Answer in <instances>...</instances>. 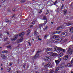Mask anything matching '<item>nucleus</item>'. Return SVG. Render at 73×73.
Masks as SVG:
<instances>
[{"label": "nucleus", "mask_w": 73, "mask_h": 73, "mask_svg": "<svg viewBox=\"0 0 73 73\" xmlns=\"http://www.w3.org/2000/svg\"><path fill=\"white\" fill-rule=\"evenodd\" d=\"M47 29H48V26H46L44 28V30H46Z\"/></svg>", "instance_id": "nucleus-35"}, {"label": "nucleus", "mask_w": 73, "mask_h": 73, "mask_svg": "<svg viewBox=\"0 0 73 73\" xmlns=\"http://www.w3.org/2000/svg\"><path fill=\"white\" fill-rule=\"evenodd\" d=\"M67 66L68 67H72V63H69L68 64H67Z\"/></svg>", "instance_id": "nucleus-20"}, {"label": "nucleus", "mask_w": 73, "mask_h": 73, "mask_svg": "<svg viewBox=\"0 0 73 73\" xmlns=\"http://www.w3.org/2000/svg\"><path fill=\"white\" fill-rule=\"evenodd\" d=\"M28 43L29 44V46H31L32 45V44H31V42H28Z\"/></svg>", "instance_id": "nucleus-40"}, {"label": "nucleus", "mask_w": 73, "mask_h": 73, "mask_svg": "<svg viewBox=\"0 0 73 73\" xmlns=\"http://www.w3.org/2000/svg\"><path fill=\"white\" fill-rule=\"evenodd\" d=\"M66 25V23L64 24V25H62L60 27H61L62 29H63L64 28V27L65 26H66V25Z\"/></svg>", "instance_id": "nucleus-19"}, {"label": "nucleus", "mask_w": 73, "mask_h": 73, "mask_svg": "<svg viewBox=\"0 0 73 73\" xmlns=\"http://www.w3.org/2000/svg\"><path fill=\"white\" fill-rule=\"evenodd\" d=\"M66 24L67 26H69L70 25H72L73 24V23L72 22H69L68 23H66Z\"/></svg>", "instance_id": "nucleus-11"}, {"label": "nucleus", "mask_w": 73, "mask_h": 73, "mask_svg": "<svg viewBox=\"0 0 73 73\" xmlns=\"http://www.w3.org/2000/svg\"><path fill=\"white\" fill-rule=\"evenodd\" d=\"M13 11L14 12H15V11H17V9H16V8L13 9Z\"/></svg>", "instance_id": "nucleus-33"}, {"label": "nucleus", "mask_w": 73, "mask_h": 73, "mask_svg": "<svg viewBox=\"0 0 73 73\" xmlns=\"http://www.w3.org/2000/svg\"><path fill=\"white\" fill-rule=\"evenodd\" d=\"M1 56L3 59H5H5L7 58V57L4 54H1Z\"/></svg>", "instance_id": "nucleus-13"}, {"label": "nucleus", "mask_w": 73, "mask_h": 73, "mask_svg": "<svg viewBox=\"0 0 73 73\" xmlns=\"http://www.w3.org/2000/svg\"><path fill=\"white\" fill-rule=\"evenodd\" d=\"M62 73H65V71L63 70L62 72Z\"/></svg>", "instance_id": "nucleus-53"}, {"label": "nucleus", "mask_w": 73, "mask_h": 73, "mask_svg": "<svg viewBox=\"0 0 73 73\" xmlns=\"http://www.w3.org/2000/svg\"><path fill=\"white\" fill-rule=\"evenodd\" d=\"M34 34L35 36H37V35H38V33H37V32H36V31H35Z\"/></svg>", "instance_id": "nucleus-23"}, {"label": "nucleus", "mask_w": 73, "mask_h": 73, "mask_svg": "<svg viewBox=\"0 0 73 73\" xmlns=\"http://www.w3.org/2000/svg\"><path fill=\"white\" fill-rule=\"evenodd\" d=\"M47 5L48 6H52L53 5V4H52V3L50 2H49L47 4Z\"/></svg>", "instance_id": "nucleus-18"}, {"label": "nucleus", "mask_w": 73, "mask_h": 73, "mask_svg": "<svg viewBox=\"0 0 73 73\" xmlns=\"http://www.w3.org/2000/svg\"><path fill=\"white\" fill-rule=\"evenodd\" d=\"M64 56V54H63L62 53H61L58 55V57H62V56Z\"/></svg>", "instance_id": "nucleus-17"}, {"label": "nucleus", "mask_w": 73, "mask_h": 73, "mask_svg": "<svg viewBox=\"0 0 73 73\" xmlns=\"http://www.w3.org/2000/svg\"><path fill=\"white\" fill-rule=\"evenodd\" d=\"M57 10L58 12L59 11V9L58 8L57 9Z\"/></svg>", "instance_id": "nucleus-61"}, {"label": "nucleus", "mask_w": 73, "mask_h": 73, "mask_svg": "<svg viewBox=\"0 0 73 73\" xmlns=\"http://www.w3.org/2000/svg\"><path fill=\"white\" fill-rule=\"evenodd\" d=\"M43 26V24H40L39 25V28H40L41 27H42Z\"/></svg>", "instance_id": "nucleus-24"}, {"label": "nucleus", "mask_w": 73, "mask_h": 73, "mask_svg": "<svg viewBox=\"0 0 73 73\" xmlns=\"http://www.w3.org/2000/svg\"><path fill=\"white\" fill-rule=\"evenodd\" d=\"M15 14H14V15H13V16L12 17V18H13V19H15Z\"/></svg>", "instance_id": "nucleus-37"}, {"label": "nucleus", "mask_w": 73, "mask_h": 73, "mask_svg": "<svg viewBox=\"0 0 73 73\" xmlns=\"http://www.w3.org/2000/svg\"><path fill=\"white\" fill-rule=\"evenodd\" d=\"M36 23V21L34 20L32 24H35V23Z\"/></svg>", "instance_id": "nucleus-41"}, {"label": "nucleus", "mask_w": 73, "mask_h": 73, "mask_svg": "<svg viewBox=\"0 0 73 73\" xmlns=\"http://www.w3.org/2000/svg\"><path fill=\"white\" fill-rule=\"evenodd\" d=\"M55 36H56V38H57L58 37H59V35H55Z\"/></svg>", "instance_id": "nucleus-45"}, {"label": "nucleus", "mask_w": 73, "mask_h": 73, "mask_svg": "<svg viewBox=\"0 0 73 73\" xmlns=\"http://www.w3.org/2000/svg\"><path fill=\"white\" fill-rule=\"evenodd\" d=\"M57 1H56L54 3V5H56V4H57Z\"/></svg>", "instance_id": "nucleus-38"}, {"label": "nucleus", "mask_w": 73, "mask_h": 73, "mask_svg": "<svg viewBox=\"0 0 73 73\" xmlns=\"http://www.w3.org/2000/svg\"><path fill=\"white\" fill-rule=\"evenodd\" d=\"M50 65V62H49V63H46V64L44 66V68H46L48 67H49V66Z\"/></svg>", "instance_id": "nucleus-12"}, {"label": "nucleus", "mask_w": 73, "mask_h": 73, "mask_svg": "<svg viewBox=\"0 0 73 73\" xmlns=\"http://www.w3.org/2000/svg\"><path fill=\"white\" fill-rule=\"evenodd\" d=\"M33 25H30V26H29V27L31 28H32V27H33Z\"/></svg>", "instance_id": "nucleus-46"}, {"label": "nucleus", "mask_w": 73, "mask_h": 73, "mask_svg": "<svg viewBox=\"0 0 73 73\" xmlns=\"http://www.w3.org/2000/svg\"><path fill=\"white\" fill-rule=\"evenodd\" d=\"M53 38H54V39L56 38V35H54V36L53 37Z\"/></svg>", "instance_id": "nucleus-42"}, {"label": "nucleus", "mask_w": 73, "mask_h": 73, "mask_svg": "<svg viewBox=\"0 0 73 73\" xmlns=\"http://www.w3.org/2000/svg\"><path fill=\"white\" fill-rule=\"evenodd\" d=\"M47 37H48V35H46L45 36H44V38L46 39V38H47Z\"/></svg>", "instance_id": "nucleus-34"}, {"label": "nucleus", "mask_w": 73, "mask_h": 73, "mask_svg": "<svg viewBox=\"0 0 73 73\" xmlns=\"http://www.w3.org/2000/svg\"><path fill=\"white\" fill-rule=\"evenodd\" d=\"M53 70H52V69H50V70L49 73H53Z\"/></svg>", "instance_id": "nucleus-26"}, {"label": "nucleus", "mask_w": 73, "mask_h": 73, "mask_svg": "<svg viewBox=\"0 0 73 73\" xmlns=\"http://www.w3.org/2000/svg\"><path fill=\"white\" fill-rule=\"evenodd\" d=\"M2 53H8V51L7 50H3L2 52Z\"/></svg>", "instance_id": "nucleus-28"}, {"label": "nucleus", "mask_w": 73, "mask_h": 73, "mask_svg": "<svg viewBox=\"0 0 73 73\" xmlns=\"http://www.w3.org/2000/svg\"><path fill=\"white\" fill-rule=\"evenodd\" d=\"M43 19L45 20L44 21V24H46V23H47V20H46V16H44L43 17Z\"/></svg>", "instance_id": "nucleus-10"}, {"label": "nucleus", "mask_w": 73, "mask_h": 73, "mask_svg": "<svg viewBox=\"0 0 73 73\" xmlns=\"http://www.w3.org/2000/svg\"><path fill=\"white\" fill-rule=\"evenodd\" d=\"M39 39V36H38L37 37Z\"/></svg>", "instance_id": "nucleus-62"}, {"label": "nucleus", "mask_w": 73, "mask_h": 73, "mask_svg": "<svg viewBox=\"0 0 73 73\" xmlns=\"http://www.w3.org/2000/svg\"><path fill=\"white\" fill-rule=\"evenodd\" d=\"M40 53V51H38L37 53L36 54L35 56L34 57L35 58H38V57L40 56V55L38 54Z\"/></svg>", "instance_id": "nucleus-6"}, {"label": "nucleus", "mask_w": 73, "mask_h": 73, "mask_svg": "<svg viewBox=\"0 0 73 73\" xmlns=\"http://www.w3.org/2000/svg\"><path fill=\"white\" fill-rule=\"evenodd\" d=\"M67 13V10L66 9L64 10V15H66Z\"/></svg>", "instance_id": "nucleus-22"}, {"label": "nucleus", "mask_w": 73, "mask_h": 73, "mask_svg": "<svg viewBox=\"0 0 73 73\" xmlns=\"http://www.w3.org/2000/svg\"><path fill=\"white\" fill-rule=\"evenodd\" d=\"M16 72L17 73H21V72H20V71H19V72L17 71Z\"/></svg>", "instance_id": "nucleus-51"}, {"label": "nucleus", "mask_w": 73, "mask_h": 73, "mask_svg": "<svg viewBox=\"0 0 73 73\" xmlns=\"http://www.w3.org/2000/svg\"><path fill=\"white\" fill-rule=\"evenodd\" d=\"M18 36L19 35H15L13 36V38H11V40L12 41H15L18 38Z\"/></svg>", "instance_id": "nucleus-4"}, {"label": "nucleus", "mask_w": 73, "mask_h": 73, "mask_svg": "<svg viewBox=\"0 0 73 73\" xmlns=\"http://www.w3.org/2000/svg\"><path fill=\"white\" fill-rule=\"evenodd\" d=\"M4 40L5 41H6L8 40V38L6 37H5L4 38Z\"/></svg>", "instance_id": "nucleus-27"}, {"label": "nucleus", "mask_w": 73, "mask_h": 73, "mask_svg": "<svg viewBox=\"0 0 73 73\" xmlns=\"http://www.w3.org/2000/svg\"><path fill=\"white\" fill-rule=\"evenodd\" d=\"M60 68L61 69H63V68H64V66H63L61 65Z\"/></svg>", "instance_id": "nucleus-43"}, {"label": "nucleus", "mask_w": 73, "mask_h": 73, "mask_svg": "<svg viewBox=\"0 0 73 73\" xmlns=\"http://www.w3.org/2000/svg\"><path fill=\"white\" fill-rule=\"evenodd\" d=\"M47 54H48L50 55V54H52V52H47Z\"/></svg>", "instance_id": "nucleus-29"}, {"label": "nucleus", "mask_w": 73, "mask_h": 73, "mask_svg": "<svg viewBox=\"0 0 73 73\" xmlns=\"http://www.w3.org/2000/svg\"><path fill=\"white\" fill-rule=\"evenodd\" d=\"M56 40L58 42H60L62 41V38H59L58 39H57Z\"/></svg>", "instance_id": "nucleus-15"}, {"label": "nucleus", "mask_w": 73, "mask_h": 73, "mask_svg": "<svg viewBox=\"0 0 73 73\" xmlns=\"http://www.w3.org/2000/svg\"><path fill=\"white\" fill-rule=\"evenodd\" d=\"M24 36V32H23L19 35V36H21V38L19 39L17 41V43H20L23 41V36Z\"/></svg>", "instance_id": "nucleus-2"}, {"label": "nucleus", "mask_w": 73, "mask_h": 73, "mask_svg": "<svg viewBox=\"0 0 73 73\" xmlns=\"http://www.w3.org/2000/svg\"><path fill=\"white\" fill-rule=\"evenodd\" d=\"M30 30H28V31L27 32V35H28L30 33Z\"/></svg>", "instance_id": "nucleus-31"}, {"label": "nucleus", "mask_w": 73, "mask_h": 73, "mask_svg": "<svg viewBox=\"0 0 73 73\" xmlns=\"http://www.w3.org/2000/svg\"><path fill=\"white\" fill-rule=\"evenodd\" d=\"M52 58L50 56L46 57L44 58V60L46 61H50Z\"/></svg>", "instance_id": "nucleus-5"}, {"label": "nucleus", "mask_w": 73, "mask_h": 73, "mask_svg": "<svg viewBox=\"0 0 73 73\" xmlns=\"http://www.w3.org/2000/svg\"><path fill=\"white\" fill-rule=\"evenodd\" d=\"M55 73H56L57 72V71L59 70V69H60V67H58L56 68H55Z\"/></svg>", "instance_id": "nucleus-16"}, {"label": "nucleus", "mask_w": 73, "mask_h": 73, "mask_svg": "<svg viewBox=\"0 0 73 73\" xmlns=\"http://www.w3.org/2000/svg\"><path fill=\"white\" fill-rule=\"evenodd\" d=\"M3 68H1V70H3Z\"/></svg>", "instance_id": "nucleus-64"}, {"label": "nucleus", "mask_w": 73, "mask_h": 73, "mask_svg": "<svg viewBox=\"0 0 73 73\" xmlns=\"http://www.w3.org/2000/svg\"><path fill=\"white\" fill-rule=\"evenodd\" d=\"M1 36H2V34H0V37H1Z\"/></svg>", "instance_id": "nucleus-59"}, {"label": "nucleus", "mask_w": 73, "mask_h": 73, "mask_svg": "<svg viewBox=\"0 0 73 73\" xmlns=\"http://www.w3.org/2000/svg\"><path fill=\"white\" fill-rule=\"evenodd\" d=\"M23 68H25V64H24L23 66Z\"/></svg>", "instance_id": "nucleus-55"}, {"label": "nucleus", "mask_w": 73, "mask_h": 73, "mask_svg": "<svg viewBox=\"0 0 73 73\" xmlns=\"http://www.w3.org/2000/svg\"><path fill=\"white\" fill-rule=\"evenodd\" d=\"M34 42L33 41H31V44H34V43H33Z\"/></svg>", "instance_id": "nucleus-54"}, {"label": "nucleus", "mask_w": 73, "mask_h": 73, "mask_svg": "<svg viewBox=\"0 0 73 73\" xmlns=\"http://www.w3.org/2000/svg\"><path fill=\"white\" fill-rule=\"evenodd\" d=\"M25 1V0H22V3H24Z\"/></svg>", "instance_id": "nucleus-47"}, {"label": "nucleus", "mask_w": 73, "mask_h": 73, "mask_svg": "<svg viewBox=\"0 0 73 73\" xmlns=\"http://www.w3.org/2000/svg\"><path fill=\"white\" fill-rule=\"evenodd\" d=\"M67 41V39H66L64 40V42H66Z\"/></svg>", "instance_id": "nucleus-49"}, {"label": "nucleus", "mask_w": 73, "mask_h": 73, "mask_svg": "<svg viewBox=\"0 0 73 73\" xmlns=\"http://www.w3.org/2000/svg\"><path fill=\"white\" fill-rule=\"evenodd\" d=\"M8 12H11V10H8Z\"/></svg>", "instance_id": "nucleus-60"}, {"label": "nucleus", "mask_w": 73, "mask_h": 73, "mask_svg": "<svg viewBox=\"0 0 73 73\" xmlns=\"http://www.w3.org/2000/svg\"><path fill=\"white\" fill-rule=\"evenodd\" d=\"M64 7V5H62L61 8H60V9H63V8Z\"/></svg>", "instance_id": "nucleus-30"}, {"label": "nucleus", "mask_w": 73, "mask_h": 73, "mask_svg": "<svg viewBox=\"0 0 73 73\" xmlns=\"http://www.w3.org/2000/svg\"><path fill=\"white\" fill-rule=\"evenodd\" d=\"M38 40H40V41H41L42 39H40V38H39L38 39Z\"/></svg>", "instance_id": "nucleus-57"}, {"label": "nucleus", "mask_w": 73, "mask_h": 73, "mask_svg": "<svg viewBox=\"0 0 73 73\" xmlns=\"http://www.w3.org/2000/svg\"><path fill=\"white\" fill-rule=\"evenodd\" d=\"M8 48H11V46H8L7 47Z\"/></svg>", "instance_id": "nucleus-48"}, {"label": "nucleus", "mask_w": 73, "mask_h": 73, "mask_svg": "<svg viewBox=\"0 0 73 73\" xmlns=\"http://www.w3.org/2000/svg\"><path fill=\"white\" fill-rule=\"evenodd\" d=\"M42 11L41 10H40L39 11H38V13H41V12H42Z\"/></svg>", "instance_id": "nucleus-36"}, {"label": "nucleus", "mask_w": 73, "mask_h": 73, "mask_svg": "<svg viewBox=\"0 0 73 73\" xmlns=\"http://www.w3.org/2000/svg\"><path fill=\"white\" fill-rule=\"evenodd\" d=\"M11 68H10L9 70H9V71H8V72H10V71L11 70Z\"/></svg>", "instance_id": "nucleus-50"}, {"label": "nucleus", "mask_w": 73, "mask_h": 73, "mask_svg": "<svg viewBox=\"0 0 73 73\" xmlns=\"http://www.w3.org/2000/svg\"><path fill=\"white\" fill-rule=\"evenodd\" d=\"M56 32L57 33H58V34H59V33H61V31H56Z\"/></svg>", "instance_id": "nucleus-39"}, {"label": "nucleus", "mask_w": 73, "mask_h": 73, "mask_svg": "<svg viewBox=\"0 0 73 73\" xmlns=\"http://www.w3.org/2000/svg\"><path fill=\"white\" fill-rule=\"evenodd\" d=\"M48 13H49V11L47 10V13H46V15L47 14H48Z\"/></svg>", "instance_id": "nucleus-52"}, {"label": "nucleus", "mask_w": 73, "mask_h": 73, "mask_svg": "<svg viewBox=\"0 0 73 73\" xmlns=\"http://www.w3.org/2000/svg\"><path fill=\"white\" fill-rule=\"evenodd\" d=\"M12 65V63H10V66H11V65Z\"/></svg>", "instance_id": "nucleus-56"}, {"label": "nucleus", "mask_w": 73, "mask_h": 73, "mask_svg": "<svg viewBox=\"0 0 73 73\" xmlns=\"http://www.w3.org/2000/svg\"><path fill=\"white\" fill-rule=\"evenodd\" d=\"M49 44L50 45H52V42H49Z\"/></svg>", "instance_id": "nucleus-44"}, {"label": "nucleus", "mask_w": 73, "mask_h": 73, "mask_svg": "<svg viewBox=\"0 0 73 73\" xmlns=\"http://www.w3.org/2000/svg\"><path fill=\"white\" fill-rule=\"evenodd\" d=\"M7 35H9V33L8 32H7Z\"/></svg>", "instance_id": "nucleus-58"}, {"label": "nucleus", "mask_w": 73, "mask_h": 73, "mask_svg": "<svg viewBox=\"0 0 73 73\" xmlns=\"http://www.w3.org/2000/svg\"><path fill=\"white\" fill-rule=\"evenodd\" d=\"M67 35V33L66 32H64L62 33L61 34V36L62 37H65Z\"/></svg>", "instance_id": "nucleus-9"}, {"label": "nucleus", "mask_w": 73, "mask_h": 73, "mask_svg": "<svg viewBox=\"0 0 73 73\" xmlns=\"http://www.w3.org/2000/svg\"><path fill=\"white\" fill-rule=\"evenodd\" d=\"M54 50L55 52H57L58 53H60V51H62L64 53L65 52V50L60 47H56L55 48H54Z\"/></svg>", "instance_id": "nucleus-1"}, {"label": "nucleus", "mask_w": 73, "mask_h": 73, "mask_svg": "<svg viewBox=\"0 0 73 73\" xmlns=\"http://www.w3.org/2000/svg\"><path fill=\"white\" fill-rule=\"evenodd\" d=\"M58 54H57L56 53H53L52 54V56H57Z\"/></svg>", "instance_id": "nucleus-21"}, {"label": "nucleus", "mask_w": 73, "mask_h": 73, "mask_svg": "<svg viewBox=\"0 0 73 73\" xmlns=\"http://www.w3.org/2000/svg\"><path fill=\"white\" fill-rule=\"evenodd\" d=\"M70 32L71 33H73V27H72L70 29Z\"/></svg>", "instance_id": "nucleus-25"}, {"label": "nucleus", "mask_w": 73, "mask_h": 73, "mask_svg": "<svg viewBox=\"0 0 73 73\" xmlns=\"http://www.w3.org/2000/svg\"><path fill=\"white\" fill-rule=\"evenodd\" d=\"M72 48V45L69 46L68 51H67V53L69 55V56L71 55V54H72V53H73V50H72L71 49Z\"/></svg>", "instance_id": "nucleus-3"}, {"label": "nucleus", "mask_w": 73, "mask_h": 73, "mask_svg": "<svg viewBox=\"0 0 73 73\" xmlns=\"http://www.w3.org/2000/svg\"><path fill=\"white\" fill-rule=\"evenodd\" d=\"M68 55H66L64 57L63 59L66 61L68 60Z\"/></svg>", "instance_id": "nucleus-14"}, {"label": "nucleus", "mask_w": 73, "mask_h": 73, "mask_svg": "<svg viewBox=\"0 0 73 73\" xmlns=\"http://www.w3.org/2000/svg\"><path fill=\"white\" fill-rule=\"evenodd\" d=\"M61 58L59 59L58 60H55V62L57 65H58L60 61H61Z\"/></svg>", "instance_id": "nucleus-8"}, {"label": "nucleus", "mask_w": 73, "mask_h": 73, "mask_svg": "<svg viewBox=\"0 0 73 73\" xmlns=\"http://www.w3.org/2000/svg\"><path fill=\"white\" fill-rule=\"evenodd\" d=\"M57 30H59L60 29H61V26H59L57 28Z\"/></svg>", "instance_id": "nucleus-32"}, {"label": "nucleus", "mask_w": 73, "mask_h": 73, "mask_svg": "<svg viewBox=\"0 0 73 73\" xmlns=\"http://www.w3.org/2000/svg\"><path fill=\"white\" fill-rule=\"evenodd\" d=\"M18 63L19 64V60H18Z\"/></svg>", "instance_id": "nucleus-63"}, {"label": "nucleus", "mask_w": 73, "mask_h": 73, "mask_svg": "<svg viewBox=\"0 0 73 73\" xmlns=\"http://www.w3.org/2000/svg\"><path fill=\"white\" fill-rule=\"evenodd\" d=\"M46 52H48V51H52L53 49L52 48H45Z\"/></svg>", "instance_id": "nucleus-7"}]
</instances>
